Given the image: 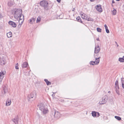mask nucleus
<instances>
[{
  "mask_svg": "<svg viewBox=\"0 0 124 124\" xmlns=\"http://www.w3.org/2000/svg\"><path fill=\"white\" fill-rule=\"evenodd\" d=\"M95 8L97 10L100 12H101L102 11L101 5H98L96 6Z\"/></svg>",
  "mask_w": 124,
  "mask_h": 124,
  "instance_id": "10",
  "label": "nucleus"
},
{
  "mask_svg": "<svg viewBox=\"0 0 124 124\" xmlns=\"http://www.w3.org/2000/svg\"><path fill=\"white\" fill-rule=\"evenodd\" d=\"M116 0V1H119L120 0Z\"/></svg>",
  "mask_w": 124,
  "mask_h": 124,
  "instance_id": "50",
  "label": "nucleus"
},
{
  "mask_svg": "<svg viewBox=\"0 0 124 124\" xmlns=\"http://www.w3.org/2000/svg\"><path fill=\"white\" fill-rule=\"evenodd\" d=\"M96 39L97 41H99V38H97Z\"/></svg>",
  "mask_w": 124,
  "mask_h": 124,
  "instance_id": "44",
  "label": "nucleus"
},
{
  "mask_svg": "<svg viewBox=\"0 0 124 124\" xmlns=\"http://www.w3.org/2000/svg\"><path fill=\"white\" fill-rule=\"evenodd\" d=\"M12 33L11 32H10L7 33V35L8 38H9L12 37Z\"/></svg>",
  "mask_w": 124,
  "mask_h": 124,
  "instance_id": "26",
  "label": "nucleus"
},
{
  "mask_svg": "<svg viewBox=\"0 0 124 124\" xmlns=\"http://www.w3.org/2000/svg\"><path fill=\"white\" fill-rule=\"evenodd\" d=\"M41 21V18L39 16H38L37 18L36 22L37 23H39Z\"/></svg>",
  "mask_w": 124,
  "mask_h": 124,
  "instance_id": "29",
  "label": "nucleus"
},
{
  "mask_svg": "<svg viewBox=\"0 0 124 124\" xmlns=\"http://www.w3.org/2000/svg\"><path fill=\"white\" fill-rule=\"evenodd\" d=\"M115 42L116 44V45H117V46L118 47V45L117 44V43L116 42V41H115Z\"/></svg>",
  "mask_w": 124,
  "mask_h": 124,
  "instance_id": "42",
  "label": "nucleus"
},
{
  "mask_svg": "<svg viewBox=\"0 0 124 124\" xmlns=\"http://www.w3.org/2000/svg\"><path fill=\"white\" fill-rule=\"evenodd\" d=\"M97 31L99 32H101V29L99 28H97Z\"/></svg>",
  "mask_w": 124,
  "mask_h": 124,
  "instance_id": "32",
  "label": "nucleus"
},
{
  "mask_svg": "<svg viewBox=\"0 0 124 124\" xmlns=\"http://www.w3.org/2000/svg\"><path fill=\"white\" fill-rule=\"evenodd\" d=\"M28 66V63L25 62H23L22 65V67L23 68H24L27 67Z\"/></svg>",
  "mask_w": 124,
  "mask_h": 124,
  "instance_id": "17",
  "label": "nucleus"
},
{
  "mask_svg": "<svg viewBox=\"0 0 124 124\" xmlns=\"http://www.w3.org/2000/svg\"><path fill=\"white\" fill-rule=\"evenodd\" d=\"M11 103V101L9 99H7L6 101V106H8L10 105Z\"/></svg>",
  "mask_w": 124,
  "mask_h": 124,
  "instance_id": "21",
  "label": "nucleus"
},
{
  "mask_svg": "<svg viewBox=\"0 0 124 124\" xmlns=\"http://www.w3.org/2000/svg\"><path fill=\"white\" fill-rule=\"evenodd\" d=\"M12 5L11 4L10 2H8V5L9 6H12Z\"/></svg>",
  "mask_w": 124,
  "mask_h": 124,
  "instance_id": "35",
  "label": "nucleus"
},
{
  "mask_svg": "<svg viewBox=\"0 0 124 124\" xmlns=\"http://www.w3.org/2000/svg\"><path fill=\"white\" fill-rule=\"evenodd\" d=\"M87 114V112L86 114Z\"/></svg>",
  "mask_w": 124,
  "mask_h": 124,
  "instance_id": "53",
  "label": "nucleus"
},
{
  "mask_svg": "<svg viewBox=\"0 0 124 124\" xmlns=\"http://www.w3.org/2000/svg\"><path fill=\"white\" fill-rule=\"evenodd\" d=\"M54 118H58L60 117V114L59 112L57 111H54Z\"/></svg>",
  "mask_w": 124,
  "mask_h": 124,
  "instance_id": "11",
  "label": "nucleus"
},
{
  "mask_svg": "<svg viewBox=\"0 0 124 124\" xmlns=\"http://www.w3.org/2000/svg\"><path fill=\"white\" fill-rule=\"evenodd\" d=\"M3 16H2L1 13L0 12V19L2 18Z\"/></svg>",
  "mask_w": 124,
  "mask_h": 124,
  "instance_id": "37",
  "label": "nucleus"
},
{
  "mask_svg": "<svg viewBox=\"0 0 124 124\" xmlns=\"http://www.w3.org/2000/svg\"><path fill=\"white\" fill-rule=\"evenodd\" d=\"M106 32L107 33H108L109 32V31L108 29H106Z\"/></svg>",
  "mask_w": 124,
  "mask_h": 124,
  "instance_id": "39",
  "label": "nucleus"
},
{
  "mask_svg": "<svg viewBox=\"0 0 124 124\" xmlns=\"http://www.w3.org/2000/svg\"><path fill=\"white\" fill-rule=\"evenodd\" d=\"M22 12L21 9H18L15 11L14 14V17L16 19L19 18L20 16H22Z\"/></svg>",
  "mask_w": 124,
  "mask_h": 124,
  "instance_id": "3",
  "label": "nucleus"
},
{
  "mask_svg": "<svg viewBox=\"0 0 124 124\" xmlns=\"http://www.w3.org/2000/svg\"><path fill=\"white\" fill-rule=\"evenodd\" d=\"M118 61L121 62H124V56L122 58H119Z\"/></svg>",
  "mask_w": 124,
  "mask_h": 124,
  "instance_id": "25",
  "label": "nucleus"
},
{
  "mask_svg": "<svg viewBox=\"0 0 124 124\" xmlns=\"http://www.w3.org/2000/svg\"><path fill=\"white\" fill-rule=\"evenodd\" d=\"M5 63V61L4 60L1 59L0 62V64L1 65H4Z\"/></svg>",
  "mask_w": 124,
  "mask_h": 124,
  "instance_id": "27",
  "label": "nucleus"
},
{
  "mask_svg": "<svg viewBox=\"0 0 124 124\" xmlns=\"http://www.w3.org/2000/svg\"><path fill=\"white\" fill-rule=\"evenodd\" d=\"M19 25L18 26V27L20 28L21 27V25L23 23H21L20 22H19Z\"/></svg>",
  "mask_w": 124,
  "mask_h": 124,
  "instance_id": "34",
  "label": "nucleus"
},
{
  "mask_svg": "<svg viewBox=\"0 0 124 124\" xmlns=\"http://www.w3.org/2000/svg\"><path fill=\"white\" fill-rule=\"evenodd\" d=\"M119 76H117L116 78H117V79H116V81L115 83V85H116V87H117L118 89H119V87L118 85V81L119 78L118 77H119Z\"/></svg>",
  "mask_w": 124,
  "mask_h": 124,
  "instance_id": "13",
  "label": "nucleus"
},
{
  "mask_svg": "<svg viewBox=\"0 0 124 124\" xmlns=\"http://www.w3.org/2000/svg\"><path fill=\"white\" fill-rule=\"evenodd\" d=\"M81 17L83 19H85L88 21H93V19L91 18L90 16H87L86 15L83 13L81 15Z\"/></svg>",
  "mask_w": 124,
  "mask_h": 124,
  "instance_id": "5",
  "label": "nucleus"
},
{
  "mask_svg": "<svg viewBox=\"0 0 124 124\" xmlns=\"http://www.w3.org/2000/svg\"><path fill=\"white\" fill-rule=\"evenodd\" d=\"M108 99V96L107 95H105L102 98L101 100L99 102L100 104L102 105L105 103L106 102Z\"/></svg>",
  "mask_w": 124,
  "mask_h": 124,
  "instance_id": "4",
  "label": "nucleus"
},
{
  "mask_svg": "<svg viewBox=\"0 0 124 124\" xmlns=\"http://www.w3.org/2000/svg\"><path fill=\"white\" fill-rule=\"evenodd\" d=\"M123 82H124V80L123 81Z\"/></svg>",
  "mask_w": 124,
  "mask_h": 124,
  "instance_id": "51",
  "label": "nucleus"
},
{
  "mask_svg": "<svg viewBox=\"0 0 124 124\" xmlns=\"http://www.w3.org/2000/svg\"><path fill=\"white\" fill-rule=\"evenodd\" d=\"M54 110L53 111H52L50 115L52 119H53L54 118Z\"/></svg>",
  "mask_w": 124,
  "mask_h": 124,
  "instance_id": "24",
  "label": "nucleus"
},
{
  "mask_svg": "<svg viewBox=\"0 0 124 124\" xmlns=\"http://www.w3.org/2000/svg\"><path fill=\"white\" fill-rule=\"evenodd\" d=\"M115 118L118 120H121V118L119 116H116L115 117Z\"/></svg>",
  "mask_w": 124,
  "mask_h": 124,
  "instance_id": "30",
  "label": "nucleus"
},
{
  "mask_svg": "<svg viewBox=\"0 0 124 124\" xmlns=\"http://www.w3.org/2000/svg\"><path fill=\"white\" fill-rule=\"evenodd\" d=\"M57 1L59 3H60L61 1V0H57Z\"/></svg>",
  "mask_w": 124,
  "mask_h": 124,
  "instance_id": "43",
  "label": "nucleus"
},
{
  "mask_svg": "<svg viewBox=\"0 0 124 124\" xmlns=\"http://www.w3.org/2000/svg\"><path fill=\"white\" fill-rule=\"evenodd\" d=\"M112 11V15H115L116 14V10L114 8V10Z\"/></svg>",
  "mask_w": 124,
  "mask_h": 124,
  "instance_id": "28",
  "label": "nucleus"
},
{
  "mask_svg": "<svg viewBox=\"0 0 124 124\" xmlns=\"http://www.w3.org/2000/svg\"><path fill=\"white\" fill-rule=\"evenodd\" d=\"M124 79V78L123 77H122V78H121V80L122 83H124L123 82V80Z\"/></svg>",
  "mask_w": 124,
  "mask_h": 124,
  "instance_id": "38",
  "label": "nucleus"
},
{
  "mask_svg": "<svg viewBox=\"0 0 124 124\" xmlns=\"http://www.w3.org/2000/svg\"><path fill=\"white\" fill-rule=\"evenodd\" d=\"M110 91H109L108 92V93H110Z\"/></svg>",
  "mask_w": 124,
  "mask_h": 124,
  "instance_id": "49",
  "label": "nucleus"
},
{
  "mask_svg": "<svg viewBox=\"0 0 124 124\" xmlns=\"http://www.w3.org/2000/svg\"><path fill=\"white\" fill-rule=\"evenodd\" d=\"M42 111L43 114H45L48 112V110L47 108H46L43 110H42Z\"/></svg>",
  "mask_w": 124,
  "mask_h": 124,
  "instance_id": "20",
  "label": "nucleus"
},
{
  "mask_svg": "<svg viewBox=\"0 0 124 124\" xmlns=\"http://www.w3.org/2000/svg\"><path fill=\"white\" fill-rule=\"evenodd\" d=\"M8 23L9 24L11 25L13 27H16V24L13 22L10 21L8 22Z\"/></svg>",
  "mask_w": 124,
  "mask_h": 124,
  "instance_id": "12",
  "label": "nucleus"
},
{
  "mask_svg": "<svg viewBox=\"0 0 124 124\" xmlns=\"http://www.w3.org/2000/svg\"><path fill=\"white\" fill-rule=\"evenodd\" d=\"M3 90H2V92L3 94H5L8 91V89L7 85H3L2 86Z\"/></svg>",
  "mask_w": 124,
  "mask_h": 124,
  "instance_id": "7",
  "label": "nucleus"
},
{
  "mask_svg": "<svg viewBox=\"0 0 124 124\" xmlns=\"http://www.w3.org/2000/svg\"><path fill=\"white\" fill-rule=\"evenodd\" d=\"M122 88L123 89H124V83H122Z\"/></svg>",
  "mask_w": 124,
  "mask_h": 124,
  "instance_id": "41",
  "label": "nucleus"
},
{
  "mask_svg": "<svg viewBox=\"0 0 124 124\" xmlns=\"http://www.w3.org/2000/svg\"><path fill=\"white\" fill-rule=\"evenodd\" d=\"M5 73L6 72L5 71H2L0 72V82H1Z\"/></svg>",
  "mask_w": 124,
  "mask_h": 124,
  "instance_id": "9",
  "label": "nucleus"
},
{
  "mask_svg": "<svg viewBox=\"0 0 124 124\" xmlns=\"http://www.w3.org/2000/svg\"><path fill=\"white\" fill-rule=\"evenodd\" d=\"M100 50V48L98 45H95L94 53L95 54L98 53Z\"/></svg>",
  "mask_w": 124,
  "mask_h": 124,
  "instance_id": "8",
  "label": "nucleus"
},
{
  "mask_svg": "<svg viewBox=\"0 0 124 124\" xmlns=\"http://www.w3.org/2000/svg\"><path fill=\"white\" fill-rule=\"evenodd\" d=\"M24 16L23 15H22V16H21L19 17V19L18 21L19 22H20L23 23L24 20Z\"/></svg>",
  "mask_w": 124,
  "mask_h": 124,
  "instance_id": "15",
  "label": "nucleus"
},
{
  "mask_svg": "<svg viewBox=\"0 0 124 124\" xmlns=\"http://www.w3.org/2000/svg\"><path fill=\"white\" fill-rule=\"evenodd\" d=\"M37 93L35 91H33L28 96V100L30 102H32L36 99Z\"/></svg>",
  "mask_w": 124,
  "mask_h": 124,
  "instance_id": "1",
  "label": "nucleus"
},
{
  "mask_svg": "<svg viewBox=\"0 0 124 124\" xmlns=\"http://www.w3.org/2000/svg\"><path fill=\"white\" fill-rule=\"evenodd\" d=\"M92 116H93V111H92Z\"/></svg>",
  "mask_w": 124,
  "mask_h": 124,
  "instance_id": "47",
  "label": "nucleus"
},
{
  "mask_svg": "<svg viewBox=\"0 0 124 124\" xmlns=\"http://www.w3.org/2000/svg\"><path fill=\"white\" fill-rule=\"evenodd\" d=\"M44 80L46 82L47 85H51V83L50 82L48 81L47 79H45Z\"/></svg>",
  "mask_w": 124,
  "mask_h": 124,
  "instance_id": "23",
  "label": "nucleus"
},
{
  "mask_svg": "<svg viewBox=\"0 0 124 124\" xmlns=\"http://www.w3.org/2000/svg\"><path fill=\"white\" fill-rule=\"evenodd\" d=\"M116 89V93L118 94L119 95L120 93H119V92L118 91L119 89H118L117 87H115Z\"/></svg>",
  "mask_w": 124,
  "mask_h": 124,
  "instance_id": "31",
  "label": "nucleus"
},
{
  "mask_svg": "<svg viewBox=\"0 0 124 124\" xmlns=\"http://www.w3.org/2000/svg\"><path fill=\"white\" fill-rule=\"evenodd\" d=\"M53 94H52V95L53 96Z\"/></svg>",
  "mask_w": 124,
  "mask_h": 124,
  "instance_id": "52",
  "label": "nucleus"
},
{
  "mask_svg": "<svg viewBox=\"0 0 124 124\" xmlns=\"http://www.w3.org/2000/svg\"><path fill=\"white\" fill-rule=\"evenodd\" d=\"M76 19L77 21L79 22H80L81 23L84 24V23H83V21H82L80 17L78 16V17H77Z\"/></svg>",
  "mask_w": 124,
  "mask_h": 124,
  "instance_id": "22",
  "label": "nucleus"
},
{
  "mask_svg": "<svg viewBox=\"0 0 124 124\" xmlns=\"http://www.w3.org/2000/svg\"><path fill=\"white\" fill-rule=\"evenodd\" d=\"M115 1L114 0H112V3H115Z\"/></svg>",
  "mask_w": 124,
  "mask_h": 124,
  "instance_id": "45",
  "label": "nucleus"
},
{
  "mask_svg": "<svg viewBox=\"0 0 124 124\" xmlns=\"http://www.w3.org/2000/svg\"><path fill=\"white\" fill-rule=\"evenodd\" d=\"M38 106H39V109L41 111L43 110L46 108L44 105L42 104H40L39 106L38 105Z\"/></svg>",
  "mask_w": 124,
  "mask_h": 124,
  "instance_id": "14",
  "label": "nucleus"
},
{
  "mask_svg": "<svg viewBox=\"0 0 124 124\" xmlns=\"http://www.w3.org/2000/svg\"><path fill=\"white\" fill-rule=\"evenodd\" d=\"M104 27L105 28V30L107 29H108V27L106 24H105L104 25Z\"/></svg>",
  "mask_w": 124,
  "mask_h": 124,
  "instance_id": "36",
  "label": "nucleus"
},
{
  "mask_svg": "<svg viewBox=\"0 0 124 124\" xmlns=\"http://www.w3.org/2000/svg\"><path fill=\"white\" fill-rule=\"evenodd\" d=\"M90 1L91 2H92L93 1V0H90Z\"/></svg>",
  "mask_w": 124,
  "mask_h": 124,
  "instance_id": "48",
  "label": "nucleus"
},
{
  "mask_svg": "<svg viewBox=\"0 0 124 124\" xmlns=\"http://www.w3.org/2000/svg\"><path fill=\"white\" fill-rule=\"evenodd\" d=\"M100 116L99 112L93 111V117H98Z\"/></svg>",
  "mask_w": 124,
  "mask_h": 124,
  "instance_id": "16",
  "label": "nucleus"
},
{
  "mask_svg": "<svg viewBox=\"0 0 124 124\" xmlns=\"http://www.w3.org/2000/svg\"><path fill=\"white\" fill-rule=\"evenodd\" d=\"M18 116H16L13 120V121L14 123L15 124H18Z\"/></svg>",
  "mask_w": 124,
  "mask_h": 124,
  "instance_id": "18",
  "label": "nucleus"
},
{
  "mask_svg": "<svg viewBox=\"0 0 124 124\" xmlns=\"http://www.w3.org/2000/svg\"><path fill=\"white\" fill-rule=\"evenodd\" d=\"M36 17H33L29 20V23H30L32 24L36 20Z\"/></svg>",
  "mask_w": 124,
  "mask_h": 124,
  "instance_id": "19",
  "label": "nucleus"
},
{
  "mask_svg": "<svg viewBox=\"0 0 124 124\" xmlns=\"http://www.w3.org/2000/svg\"><path fill=\"white\" fill-rule=\"evenodd\" d=\"M90 64L91 65H93V61H92L90 62Z\"/></svg>",
  "mask_w": 124,
  "mask_h": 124,
  "instance_id": "40",
  "label": "nucleus"
},
{
  "mask_svg": "<svg viewBox=\"0 0 124 124\" xmlns=\"http://www.w3.org/2000/svg\"><path fill=\"white\" fill-rule=\"evenodd\" d=\"M75 8H73V9H72V11H75Z\"/></svg>",
  "mask_w": 124,
  "mask_h": 124,
  "instance_id": "46",
  "label": "nucleus"
},
{
  "mask_svg": "<svg viewBox=\"0 0 124 124\" xmlns=\"http://www.w3.org/2000/svg\"><path fill=\"white\" fill-rule=\"evenodd\" d=\"M40 5L42 7H43L45 10L48 9L49 6L48 1L45 0L41 1L40 2Z\"/></svg>",
  "mask_w": 124,
  "mask_h": 124,
  "instance_id": "2",
  "label": "nucleus"
},
{
  "mask_svg": "<svg viewBox=\"0 0 124 124\" xmlns=\"http://www.w3.org/2000/svg\"><path fill=\"white\" fill-rule=\"evenodd\" d=\"M19 66V65L18 63H17L15 65V68L16 69H18L19 67H18Z\"/></svg>",
  "mask_w": 124,
  "mask_h": 124,
  "instance_id": "33",
  "label": "nucleus"
},
{
  "mask_svg": "<svg viewBox=\"0 0 124 124\" xmlns=\"http://www.w3.org/2000/svg\"><path fill=\"white\" fill-rule=\"evenodd\" d=\"M98 55V54H97V55H95V59L94 61H93V65H94L98 64L99 62L100 59V58L101 57H99L98 58L96 57V56H97Z\"/></svg>",
  "mask_w": 124,
  "mask_h": 124,
  "instance_id": "6",
  "label": "nucleus"
}]
</instances>
